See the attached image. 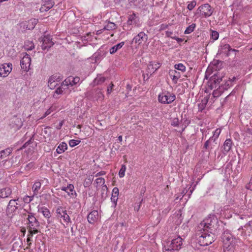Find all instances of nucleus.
Listing matches in <instances>:
<instances>
[{"label": "nucleus", "instance_id": "6", "mask_svg": "<svg viewBox=\"0 0 252 252\" xmlns=\"http://www.w3.org/2000/svg\"><path fill=\"white\" fill-rule=\"evenodd\" d=\"M176 98L175 95L167 91L160 93L158 95V101L162 104H170Z\"/></svg>", "mask_w": 252, "mask_h": 252}, {"label": "nucleus", "instance_id": "10", "mask_svg": "<svg viewBox=\"0 0 252 252\" xmlns=\"http://www.w3.org/2000/svg\"><path fill=\"white\" fill-rule=\"evenodd\" d=\"M57 217L58 219H62L64 222L68 223L71 222L70 218L67 214L66 210L62 207H59L56 210Z\"/></svg>", "mask_w": 252, "mask_h": 252}, {"label": "nucleus", "instance_id": "33", "mask_svg": "<svg viewBox=\"0 0 252 252\" xmlns=\"http://www.w3.org/2000/svg\"><path fill=\"white\" fill-rule=\"evenodd\" d=\"M41 184L40 182H35L33 185L32 189L34 193V195H37L38 191L41 188Z\"/></svg>", "mask_w": 252, "mask_h": 252}, {"label": "nucleus", "instance_id": "26", "mask_svg": "<svg viewBox=\"0 0 252 252\" xmlns=\"http://www.w3.org/2000/svg\"><path fill=\"white\" fill-rule=\"evenodd\" d=\"M12 152V149L6 148L0 152V160L7 157Z\"/></svg>", "mask_w": 252, "mask_h": 252}, {"label": "nucleus", "instance_id": "55", "mask_svg": "<svg viewBox=\"0 0 252 252\" xmlns=\"http://www.w3.org/2000/svg\"><path fill=\"white\" fill-rule=\"evenodd\" d=\"M214 75L215 76L216 78L217 79V80H218V82L219 83H220L222 81V76L218 73H215L214 74Z\"/></svg>", "mask_w": 252, "mask_h": 252}, {"label": "nucleus", "instance_id": "47", "mask_svg": "<svg viewBox=\"0 0 252 252\" xmlns=\"http://www.w3.org/2000/svg\"><path fill=\"white\" fill-rule=\"evenodd\" d=\"M179 125V119L178 118H174L171 122V125L173 126H177Z\"/></svg>", "mask_w": 252, "mask_h": 252}, {"label": "nucleus", "instance_id": "15", "mask_svg": "<svg viewBox=\"0 0 252 252\" xmlns=\"http://www.w3.org/2000/svg\"><path fill=\"white\" fill-rule=\"evenodd\" d=\"M19 198L16 199H11L6 207V213L8 214H11L15 212L18 209V203L16 202Z\"/></svg>", "mask_w": 252, "mask_h": 252}, {"label": "nucleus", "instance_id": "48", "mask_svg": "<svg viewBox=\"0 0 252 252\" xmlns=\"http://www.w3.org/2000/svg\"><path fill=\"white\" fill-rule=\"evenodd\" d=\"M171 79H172V81L174 83H177L178 80L179 79L177 76H175L174 74H173V73H172V71H171L170 72V74H169Z\"/></svg>", "mask_w": 252, "mask_h": 252}, {"label": "nucleus", "instance_id": "60", "mask_svg": "<svg viewBox=\"0 0 252 252\" xmlns=\"http://www.w3.org/2000/svg\"><path fill=\"white\" fill-rule=\"evenodd\" d=\"M33 165L34 164L33 162H30L29 164H27L25 168L26 170H29L30 168H32L33 166Z\"/></svg>", "mask_w": 252, "mask_h": 252}, {"label": "nucleus", "instance_id": "53", "mask_svg": "<svg viewBox=\"0 0 252 252\" xmlns=\"http://www.w3.org/2000/svg\"><path fill=\"white\" fill-rule=\"evenodd\" d=\"M52 112V110L51 109V108H49V109H48L44 113V114L43 115V116L42 117H41L40 119H44V118H45L46 116H47L48 115H49L50 114H51Z\"/></svg>", "mask_w": 252, "mask_h": 252}, {"label": "nucleus", "instance_id": "63", "mask_svg": "<svg viewBox=\"0 0 252 252\" xmlns=\"http://www.w3.org/2000/svg\"><path fill=\"white\" fill-rule=\"evenodd\" d=\"M173 34V32L172 31H166L165 32V35L166 36L168 37H171V35Z\"/></svg>", "mask_w": 252, "mask_h": 252}, {"label": "nucleus", "instance_id": "44", "mask_svg": "<svg viewBox=\"0 0 252 252\" xmlns=\"http://www.w3.org/2000/svg\"><path fill=\"white\" fill-rule=\"evenodd\" d=\"M219 36V34L218 32L215 31H212L211 34V38L214 40H216L218 39Z\"/></svg>", "mask_w": 252, "mask_h": 252}, {"label": "nucleus", "instance_id": "21", "mask_svg": "<svg viewBox=\"0 0 252 252\" xmlns=\"http://www.w3.org/2000/svg\"><path fill=\"white\" fill-rule=\"evenodd\" d=\"M119 194V189L117 187L113 188L112 190V193L111 197V201L112 202L113 206L116 207L117 202L118 199V196Z\"/></svg>", "mask_w": 252, "mask_h": 252}, {"label": "nucleus", "instance_id": "43", "mask_svg": "<svg viewBox=\"0 0 252 252\" xmlns=\"http://www.w3.org/2000/svg\"><path fill=\"white\" fill-rule=\"evenodd\" d=\"M95 183L96 184V186H98L99 185H101L102 186L103 185H106L105 184V181L103 178H101V177L98 178L95 180Z\"/></svg>", "mask_w": 252, "mask_h": 252}, {"label": "nucleus", "instance_id": "13", "mask_svg": "<svg viewBox=\"0 0 252 252\" xmlns=\"http://www.w3.org/2000/svg\"><path fill=\"white\" fill-rule=\"evenodd\" d=\"M42 42L41 48L43 50H48L54 44L52 41V36L49 34L45 35L42 39Z\"/></svg>", "mask_w": 252, "mask_h": 252}, {"label": "nucleus", "instance_id": "40", "mask_svg": "<svg viewBox=\"0 0 252 252\" xmlns=\"http://www.w3.org/2000/svg\"><path fill=\"white\" fill-rule=\"evenodd\" d=\"M208 99L204 98V100H202V103L198 104L199 109L200 111H202L206 107V105L208 102Z\"/></svg>", "mask_w": 252, "mask_h": 252}, {"label": "nucleus", "instance_id": "27", "mask_svg": "<svg viewBox=\"0 0 252 252\" xmlns=\"http://www.w3.org/2000/svg\"><path fill=\"white\" fill-rule=\"evenodd\" d=\"M219 84L220 83L218 82V80L216 78V77L214 74L209 80V86L210 87L211 89H213L214 88H216Z\"/></svg>", "mask_w": 252, "mask_h": 252}, {"label": "nucleus", "instance_id": "30", "mask_svg": "<svg viewBox=\"0 0 252 252\" xmlns=\"http://www.w3.org/2000/svg\"><path fill=\"white\" fill-rule=\"evenodd\" d=\"M57 85H58V82L55 81V78L54 76L50 77L48 81V87L50 89H54Z\"/></svg>", "mask_w": 252, "mask_h": 252}, {"label": "nucleus", "instance_id": "19", "mask_svg": "<svg viewBox=\"0 0 252 252\" xmlns=\"http://www.w3.org/2000/svg\"><path fill=\"white\" fill-rule=\"evenodd\" d=\"M12 194V189L9 187L0 189V199L8 198Z\"/></svg>", "mask_w": 252, "mask_h": 252}, {"label": "nucleus", "instance_id": "11", "mask_svg": "<svg viewBox=\"0 0 252 252\" xmlns=\"http://www.w3.org/2000/svg\"><path fill=\"white\" fill-rule=\"evenodd\" d=\"M12 64L11 63H3L0 65V77H6L11 71Z\"/></svg>", "mask_w": 252, "mask_h": 252}, {"label": "nucleus", "instance_id": "39", "mask_svg": "<svg viewBox=\"0 0 252 252\" xmlns=\"http://www.w3.org/2000/svg\"><path fill=\"white\" fill-rule=\"evenodd\" d=\"M126 169V166L124 164H123L119 172V176L120 178H123L125 176Z\"/></svg>", "mask_w": 252, "mask_h": 252}, {"label": "nucleus", "instance_id": "31", "mask_svg": "<svg viewBox=\"0 0 252 252\" xmlns=\"http://www.w3.org/2000/svg\"><path fill=\"white\" fill-rule=\"evenodd\" d=\"M38 19H32L28 21L26 28L28 30H32L37 24Z\"/></svg>", "mask_w": 252, "mask_h": 252}, {"label": "nucleus", "instance_id": "34", "mask_svg": "<svg viewBox=\"0 0 252 252\" xmlns=\"http://www.w3.org/2000/svg\"><path fill=\"white\" fill-rule=\"evenodd\" d=\"M105 80V77L101 75H97V77L94 79V83L95 85H100L103 83Z\"/></svg>", "mask_w": 252, "mask_h": 252}, {"label": "nucleus", "instance_id": "42", "mask_svg": "<svg viewBox=\"0 0 252 252\" xmlns=\"http://www.w3.org/2000/svg\"><path fill=\"white\" fill-rule=\"evenodd\" d=\"M196 5V1L193 0L192 1L189 2L188 6H187V8L189 10L191 11L195 7Z\"/></svg>", "mask_w": 252, "mask_h": 252}, {"label": "nucleus", "instance_id": "1", "mask_svg": "<svg viewBox=\"0 0 252 252\" xmlns=\"http://www.w3.org/2000/svg\"><path fill=\"white\" fill-rule=\"evenodd\" d=\"M217 222V218L209 215L198 225V235L197 243L201 246H206L211 244L215 240V235L212 232L214 224Z\"/></svg>", "mask_w": 252, "mask_h": 252}, {"label": "nucleus", "instance_id": "62", "mask_svg": "<svg viewBox=\"0 0 252 252\" xmlns=\"http://www.w3.org/2000/svg\"><path fill=\"white\" fill-rule=\"evenodd\" d=\"M29 196L26 195L23 197V201L26 203H29Z\"/></svg>", "mask_w": 252, "mask_h": 252}, {"label": "nucleus", "instance_id": "7", "mask_svg": "<svg viewBox=\"0 0 252 252\" xmlns=\"http://www.w3.org/2000/svg\"><path fill=\"white\" fill-rule=\"evenodd\" d=\"M237 230L243 239H247L248 236L252 234V220L249 221L244 226H241Z\"/></svg>", "mask_w": 252, "mask_h": 252}, {"label": "nucleus", "instance_id": "23", "mask_svg": "<svg viewBox=\"0 0 252 252\" xmlns=\"http://www.w3.org/2000/svg\"><path fill=\"white\" fill-rule=\"evenodd\" d=\"M74 186L72 184H69L66 187H63L62 190L66 192L70 196H72L76 194L75 191L74 190Z\"/></svg>", "mask_w": 252, "mask_h": 252}, {"label": "nucleus", "instance_id": "25", "mask_svg": "<svg viewBox=\"0 0 252 252\" xmlns=\"http://www.w3.org/2000/svg\"><path fill=\"white\" fill-rule=\"evenodd\" d=\"M221 132V129L219 128L216 129L214 132L213 135L211 136L208 140L206 141V144H208L210 142V140H213V142H216V140L219 137ZM205 146H207V144H206Z\"/></svg>", "mask_w": 252, "mask_h": 252}, {"label": "nucleus", "instance_id": "35", "mask_svg": "<svg viewBox=\"0 0 252 252\" xmlns=\"http://www.w3.org/2000/svg\"><path fill=\"white\" fill-rule=\"evenodd\" d=\"M206 142H205L204 144L203 148L208 152H210L212 149L214 148V147L215 146V145L216 144V143L213 142V140H210V142H208L207 144V146H205L206 145Z\"/></svg>", "mask_w": 252, "mask_h": 252}, {"label": "nucleus", "instance_id": "32", "mask_svg": "<svg viewBox=\"0 0 252 252\" xmlns=\"http://www.w3.org/2000/svg\"><path fill=\"white\" fill-rule=\"evenodd\" d=\"M116 25L114 23L108 22L101 30L112 31L116 29Z\"/></svg>", "mask_w": 252, "mask_h": 252}, {"label": "nucleus", "instance_id": "18", "mask_svg": "<svg viewBox=\"0 0 252 252\" xmlns=\"http://www.w3.org/2000/svg\"><path fill=\"white\" fill-rule=\"evenodd\" d=\"M232 145V140L230 138L226 139L223 143L222 153L224 155H226L231 149Z\"/></svg>", "mask_w": 252, "mask_h": 252}, {"label": "nucleus", "instance_id": "52", "mask_svg": "<svg viewBox=\"0 0 252 252\" xmlns=\"http://www.w3.org/2000/svg\"><path fill=\"white\" fill-rule=\"evenodd\" d=\"M246 188L250 190H252V176L250 179V181L248 184L246 186Z\"/></svg>", "mask_w": 252, "mask_h": 252}, {"label": "nucleus", "instance_id": "28", "mask_svg": "<svg viewBox=\"0 0 252 252\" xmlns=\"http://www.w3.org/2000/svg\"><path fill=\"white\" fill-rule=\"evenodd\" d=\"M67 145L66 143L65 142H62L58 146L56 149V152L59 154H61L65 152V151L67 150Z\"/></svg>", "mask_w": 252, "mask_h": 252}, {"label": "nucleus", "instance_id": "24", "mask_svg": "<svg viewBox=\"0 0 252 252\" xmlns=\"http://www.w3.org/2000/svg\"><path fill=\"white\" fill-rule=\"evenodd\" d=\"M124 45H125V42L122 41V42L114 45V46L112 47L109 49L110 54H112V55L115 54L118 50H119L120 49H121Z\"/></svg>", "mask_w": 252, "mask_h": 252}, {"label": "nucleus", "instance_id": "12", "mask_svg": "<svg viewBox=\"0 0 252 252\" xmlns=\"http://www.w3.org/2000/svg\"><path fill=\"white\" fill-rule=\"evenodd\" d=\"M31 58L30 56L27 53H25L20 61V65L22 69L25 71H28L31 65Z\"/></svg>", "mask_w": 252, "mask_h": 252}, {"label": "nucleus", "instance_id": "54", "mask_svg": "<svg viewBox=\"0 0 252 252\" xmlns=\"http://www.w3.org/2000/svg\"><path fill=\"white\" fill-rule=\"evenodd\" d=\"M168 27H169V25L162 24L160 25V26L159 27V30L160 31L165 30L167 29L168 28Z\"/></svg>", "mask_w": 252, "mask_h": 252}, {"label": "nucleus", "instance_id": "46", "mask_svg": "<svg viewBox=\"0 0 252 252\" xmlns=\"http://www.w3.org/2000/svg\"><path fill=\"white\" fill-rule=\"evenodd\" d=\"M93 180V178L92 177H89L87 180H85L84 186L85 187H89L92 183V181Z\"/></svg>", "mask_w": 252, "mask_h": 252}, {"label": "nucleus", "instance_id": "5", "mask_svg": "<svg viewBox=\"0 0 252 252\" xmlns=\"http://www.w3.org/2000/svg\"><path fill=\"white\" fill-rule=\"evenodd\" d=\"M140 25L139 17L132 12L128 15L127 21L124 25V29L125 30H129L132 27H138Z\"/></svg>", "mask_w": 252, "mask_h": 252}, {"label": "nucleus", "instance_id": "36", "mask_svg": "<svg viewBox=\"0 0 252 252\" xmlns=\"http://www.w3.org/2000/svg\"><path fill=\"white\" fill-rule=\"evenodd\" d=\"M108 188L106 185H103L101 189V197L102 200H104L107 196Z\"/></svg>", "mask_w": 252, "mask_h": 252}, {"label": "nucleus", "instance_id": "38", "mask_svg": "<svg viewBox=\"0 0 252 252\" xmlns=\"http://www.w3.org/2000/svg\"><path fill=\"white\" fill-rule=\"evenodd\" d=\"M174 68L175 69L180 70L182 72H185L186 70V66L182 63L175 64L174 65Z\"/></svg>", "mask_w": 252, "mask_h": 252}, {"label": "nucleus", "instance_id": "56", "mask_svg": "<svg viewBox=\"0 0 252 252\" xmlns=\"http://www.w3.org/2000/svg\"><path fill=\"white\" fill-rule=\"evenodd\" d=\"M237 79V78L236 77L233 76L232 78H230L229 80L227 81V83H230V85H232V83L235 81Z\"/></svg>", "mask_w": 252, "mask_h": 252}, {"label": "nucleus", "instance_id": "41", "mask_svg": "<svg viewBox=\"0 0 252 252\" xmlns=\"http://www.w3.org/2000/svg\"><path fill=\"white\" fill-rule=\"evenodd\" d=\"M81 141L78 140L71 139L69 141L68 144L70 147H73L80 143Z\"/></svg>", "mask_w": 252, "mask_h": 252}, {"label": "nucleus", "instance_id": "57", "mask_svg": "<svg viewBox=\"0 0 252 252\" xmlns=\"http://www.w3.org/2000/svg\"><path fill=\"white\" fill-rule=\"evenodd\" d=\"M38 228H28V229L31 230L33 234L38 233L39 232V231L38 230Z\"/></svg>", "mask_w": 252, "mask_h": 252}, {"label": "nucleus", "instance_id": "50", "mask_svg": "<svg viewBox=\"0 0 252 252\" xmlns=\"http://www.w3.org/2000/svg\"><path fill=\"white\" fill-rule=\"evenodd\" d=\"M49 10L48 7H47L46 5L44 3V4L42 5L41 7L39 9L40 12H43L45 11H47Z\"/></svg>", "mask_w": 252, "mask_h": 252}, {"label": "nucleus", "instance_id": "64", "mask_svg": "<svg viewBox=\"0 0 252 252\" xmlns=\"http://www.w3.org/2000/svg\"><path fill=\"white\" fill-rule=\"evenodd\" d=\"M246 132L248 134L252 135V128H250L249 127L246 128Z\"/></svg>", "mask_w": 252, "mask_h": 252}, {"label": "nucleus", "instance_id": "8", "mask_svg": "<svg viewBox=\"0 0 252 252\" xmlns=\"http://www.w3.org/2000/svg\"><path fill=\"white\" fill-rule=\"evenodd\" d=\"M71 89L68 88L66 84L63 81L61 84L55 91L53 97L55 98H59L58 95L62 94L63 93L68 94L70 93Z\"/></svg>", "mask_w": 252, "mask_h": 252}, {"label": "nucleus", "instance_id": "29", "mask_svg": "<svg viewBox=\"0 0 252 252\" xmlns=\"http://www.w3.org/2000/svg\"><path fill=\"white\" fill-rule=\"evenodd\" d=\"M223 62L219 60H214L212 63L213 69L216 70H219L221 68Z\"/></svg>", "mask_w": 252, "mask_h": 252}, {"label": "nucleus", "instance_id": "20", "mask_svg": "<svg viewBox=\"0 0 252 252\" xmlns=\"http://www.w3.org/2000/svg\"><path fill=\"white\" fill-rule=\"evenodd\" d=\"M160 66L159 63L155 62H150L148 65V70L150 73H154Z\"/></svg>", "mask_w": 252, "mask_h": 252}, {"label": "nucleus", "instance_id": "22", "mask_svg": "<svg viewBox=\"0 0 252 252\" xmlns=\"http://www.w3.org/2000/svg\"><path fill=\"white\" fill-rule=\"evenodd\" d=\"M38 212L42 213L43 216L48 219V221L50 222L49 219L51 215L49 209L45 207H38Z\"/></svg>", "mask_w": 252, "mask_h": 252}, {"label": "nucleus", "instance_id": "4", "mask_svg": "<svg viewBox=\"0 0 252 252\" xmlns=\"http://www.w3.org/2000/svg\"><path fill=\"white\" fill-rule=\"evenodd\" d=\"M213 12V9L210 5L205 3L199 6L194 14L198 17L207 18L211 16Z\"/></svg>", "mask_w": 252, "mask_h": 252}, {"label": "nucleus", "instance_id": "14", "mask_svg": "<svg viewBox=\"0 0 252 252\" xmlns=\"http://www.w3.org/2000/svg\"><path fill=\"white\" fill-rule=\"evenodd\" d=\"M148 38L147 35L143 32H140L133 38L131 43H135L136 46L140 45L144 40Z\"/></svg>", "mask_w": 252, "mask_h": 252}, {"label": "nucleus", "instance_id": "49", "mask_svg": "<svg viewBox=\"0 0 252 252\" xmlns=\"http://www.w3.org/2000/svg\"><path fill=\"white\" fill-rule=\"evenodd\" d=\"M221 93V91L216 90L214 91V92L213 93V95L214 97H217L220 95Z\"/></svg>", "mask_w": 252, "mask_h": 252}, {"label": "nucleus", "instance_id": "16", "mask_svg": "<svg viewBox=\"0 0 252 252\" xmlns=\"http://www.w3.org/2000/svg\"><path fill=\"white\" fill-rule=\"evenodd\" d=\"M64 81L65 83L66 84L67 86L71 89V91L73 89L72 87L79 83L80 78L77 76L75 77L69 76L66 78Z\"/></svg>", "mask_w": 252, "mask_h": 252}, {"label": "nucleus", "instance_id": "61", "mask_svg": "<svg viewBox=\"0 0 252 252\" xmlns=\"http://www.w3.org/2000/svg\"><path fill=\"white\" fill-rule=\"evenodd\" d=\"M113 86H114V85L113 84H111L110 86L108 87V88H107V94H111V93L112 91V88H113Z\"/></svg>", "mask_w": 252, "mask_h": 252}, {"label": "nucleus", "instance_id": "37", "mask_svg": "<svg viewBox=\"0 0 252 252\" xmlns=\"http://www.w3.org/2000/svg\"><path fill=\"white\" fill-rule=\"evenodd\" d=\"M196 25L195 23H192L191 25L188 26L184 32V33L186 34H190L194 31Z\"/></svg>", "mask_w": 252, "mask_h": 252}, {"label": "nucleus", "instance_id": "17", "mask_svg": "<svg viewBox=\"0 0 252 252\" xmlns=\"http://www.w3.org/2000/svg\"><path fill=\"white\" fill-rule=\"evenodd\" d=\"M98 212L96 210H94L90 212L87 217L88 221L90 223L94 224L98 219Z\"/></svg>", "mask_w": 252, "mask_h": 252}, {"label": "nucleus", "instance_id": "59", "mask_svg": "<svg viewBox=\"0 0 252 252\" xmlns=\"http://www.w3.org/2000/svg\"><path fill=\"white\" fill-rule=\"evenodd\" d=\"M172 73L174 74L175 76H177L179 79L181 77L180 73L179 72L175 70H172Z\"/></svg>", "mask_w": 252, "mask_h": 252}, {"label": "nucleus", "instance_id": "3", "mask_svg": "<svg viewBox=\"0 0 252 252\" xmlns=\"http://www.w3.org/2000/svg\"><path fill=\"white\" fill-rule=\"evenodd\" d=\"M183 239L179 235L170 237L163 244V251L168 252L178 251L183 246Z\"/></svg>", "mask_w": 252, "mask_h": 252}, {"label": "nucleus", "instance_id": "51", "mask_svg": "<svg viewBox=\"0 0 252 252\" xmlns=\"http://www.w3.org/2000/svg\"><path fill=\"white\" fill-rule=\"evenodd\" d=\"M28 43H29V45L26 47V49L28 51L32 50L34 48L33 43L32 42H29Z\"/></svg>", "mask_w": 252, "mask_h": 252}, {"label": "nucleus", "instance_id": "2", "mask_svg": "<svg viewBox=\"0 0 252 252\" xmlns=\"http://www.w3.org/2000/svg\"><path fill=\"white\" fill-rule=\"evenodd\" d=\"M224 252H235L239 238H236L228 229L224 230L221 235Z\"/></svg>", "mask_w": 252, "mask_h": 252}, {"label": "nucleus", "instance_id": "45", "mask_svg": "<svg viewBox=\"0 0 252 252\" xmlns=\"http://www.w3.org/2000/svg\"><path fill=\"white\" fill-rule=\"evenodd\" d=\"M45 4L46 5L47 7H48V9H50L54 5L55 2L52 0H48L45 1Z\"/></svg>", "mask_w": 252, "mask_h": 252}, {"label": "nucleus", "instance_id": "9", "mask_svg": "<svg viewBox=\"0 0 252 252\" xmlns=\"http://www.w3.org/2000/svg\"><path fill=\"white\" fill-rule=\"evenodd\" d=\"M28 213L27 217L28 223V228H38L40 226V223L37 219L34 217V214L33 213L27 211Z\"/></svg>", "mask_w": 252, "mask_h": 252}, {"label": "nucleus", "instance_id": "58", "mask_svg": "<svg viewBox=\"0 0 252 252\" xmlns=\"http://www.w3.org/2000/svg\"><path fill=\"white\" fill-rule=\"evenodd\" d=\"M171 38L176 40L178 43H180L183 41V39L182 38L178 37L177 36L171 37Z\"/></svg>", "mask_w": 252, "mask_h": 252}]
</instances>
